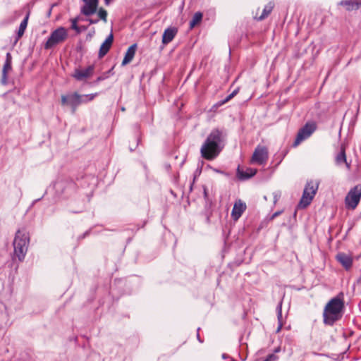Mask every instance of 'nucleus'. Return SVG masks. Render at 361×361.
I'll return each instance as SVG.
<instances>
[{
  "instance_id": "nucleus-1",
  "label": "nucleus",
  "mask_w": 361,
  "mask_h": 361,
  "mask_svg": "<svg viewBox=\"0 0 361 361\" xmlns=\"http://www.w3.org/2000/svg\"><path fill=\"white\" fill-rule=\"evenodd\" d=\"M226 137L224 130L212 129L200 148L201 156L207 160L214 159L223 149Z\"/></svg>"
},
{
  "instance_id": "nucleus-2",
  "label": "nucleus",
  "mask_w": 361,
  "mask_h": 361,
  "mask_svg": "<svg viewBox=\"0 0 361 361\" xmlns=\"http://www.w3.org/2000/svg\"><path fill=\"white\" fill-rule=\"evenodd\" d=\"M344 309V294L341 292L326 304L323 311L324 324L333 326L342 318Z\"/></svg>"
},
{
  "instance_id": "nucleus-3",
  "label": "nucleus",
  "mask_w": 361,
  "mask_h": 361,
  "mask_svg": "<svg viewBox=\"0 0 361 361\" xmlns=\"http://www.w3.org/2000/svg\"><path fill=\"white\" fill-rule=\"evenodd\" d=\"M30 238L25 231L18 230L13 240L14 256L19 261H23L27 251Z\"/></svg>"
},
{
  "instance_id": "nucleus-4",
  "label": "nucleus",
  "mask_w": 361,
  "mask_h": 361,
  "mask_svg": "<svg viewBox=\"0 0 361 361\" xmlns=\"http://www.w3.org/2000/svg\"><path fill=\"white\" fill-rule=\"evenodd\" d=\"M318 190V185L313 181L307 182L302 195V197L298 204L299 209H305L312 202L316 192Z\"/></svg>"
},
{
  "instance_id": "nucleus-5",
  "label": "nucleus",
  "mask_w": 361,
  "mask_h": 361,
  "mask_svg": "<svg viewBox=\"0 0 361 361\" xmlns=\"http://www.w3.org/2000/svg\"><path fill=\"white\" fill-rule=\"evenodd\" d=\"M68 37L67 30L64 27H59L51 32L47 41L44 44V49H49L56 45L62 43Z\"/></svg>"
},
{
  "instance_id": "nucleus-6",
  "label": "nucleus",
  "mask_w": 361,
  "mask_h": 361,
  "mask_svg": "<svg viewBox=\"0 0 361 361\" xmlns=\"http://www.w3.org/2000/svg\"><path fill=\"white\" fill-rule=\"evenodd\" d=\"M361 199V184L352 188L345 197V205L348 209H355Z\"/></svg>"
},
{
  "instance_id": "nucleus-7",
  "label": "nucleus",
  "mask_w": 361,
  "mask_h": 361,
  "mask_svg": "<svg viewBox=\"0 0 361 361\" xmlns=\"http://www.w3.org/2000/svg\"><path fill=\"white\" fill-rule=\"evenodd\" d=\"M83 96L78 92L69 93L61 95V104L63 106H69L72 114H75L79 105L82 104Z\"/></svg>"
},
{
  "instance_id": "nucleus-8",
  "label": "nucleus",
  "mask_w": 361,
  "mask_h": 361,
  "mask_svg": "<svg viewBox=\"0 0 361 361\" xmlns=\"http://www.w3.org/2000/svg\"><path fill=\"white\" fill-rule=\"evenodd\" d=\"M317 125L314 122H307L298 132L295 140L293 144V147H297L303 140L307 139L316 130Z\"/></svg>"
},
{
  "instance_id": "nucleus-9",
  "label": "nucleus",
  "mask_w": 361,
  "mask_h": 361,
  "mask_svg": "<svg viewBox=\"0 0 361 361\" xmlns=\"http://www.w3.org/2000/svg\"><path fill=\"white\" fill-rule=\"evenodd\" d=\"M268 158L269 152L267 148L264 146L257 145L252 154L250 163L258 165H264L266 164Z\"/></svg>"
},
{
  "instance_id": "nucleus-10",
  "label": "nucleus",
  "mask_w": 361,
  "mask_h": 361,
  "mask_svg": "<svg viewBox=\"0 0 361 361\" xmlns=\"http://www.w3.org/2000/svg\"><path fill=\"white\" fill-rule=\"evenodd\" d=\"M94 69V65H90L84 68H76L71 74V77L77 81H85L93 75Z\"/></svg>"
},
{
  "instance_id": "nucleus-11",
  "label": "nucleus",
  "mask_w": 361,
  "mask_h": 361,
  "mask_svg": "<svg viewBox=\"0 0 361 361\" xmlns=\"http://www.w3.org/2000/svg\"><path fill=\"white\" fill-rule=\"evenodd\" d=\"M85 3L80 12L85 16H90L96 13L99 4V0H82Z\"/></svg>"
},
{
  "instance_id": "nucleus-12",
  "label": "nucleus",
  "mask_w": 361,
  "mask_h": 361,
  "mask_svg": "<svg viewBox=\"0 0 361 361\" xmlns=\"http://www.w3.org/2000/svg\"><path fill=\"white\" fill-rule=\"evenodd\" d=\"M257 172L256 169L248 167L244 169L238 166L236 170V176L240 180H245L254 176Z\"/></svg>"
},
{
  "instance_id": "nucleus-13",
  "label": "nucleus",
  "mask_w": 361,
  "mask_h": 361,
  "mask_svg": "<svg viewBox=\"0 0 361 361\" xmlns=\"http://www.w3.org/2000/svg\"><path fill=\"white\" fill-rule=\"evenodd\" d=\"M114 41V35L113 33L111 32L109 36L106 38L104 42L100 46L98 58L102 59L110 50Z\"/></svg>"
},
{
  "instance_id": "nucleus-14",
  "label": "nucleus",
  "mask_w": 361,
  "mask_h": 361,
  "mask_svg": "<svg viewBox=\"0 0 361 361\" xmlns=\"http://www.w3.org/2000/svg\"><path fill=\"white\" fill-rule=\"evenodd\" d=\"M336 260L345 270H349L353 265V257L350 255L344 252H338L336 256Z\"/></svg>"
},
{
  "instance_id": "nucleus-15",
  "label": "nucleus",
  "mask_w": 361,
  "mask_h": 361,
  "mask_svg": "<svg viewBox=\"0 0 361 361\" xmlns=\"http://www.w3.org/2000/svg\"><path fill=\"white\" fill-rule=\"evenodd\" d=\"M246 209V204L241 200L236 201L233 205L231 217L234 221H237L242 216Z\"/></svg>"
},
{
  "instance_id": "nucleus-16",
  "label": "nucleus",
  "mask_w": 361,
  "mask_h": 361,
  "mask_svg": "<svg viewBox=\"0 0 361 361\" xmlns=\"http://www.w3.org/2000/svg\"><path fill=\"white\" fill-rule=\"evenodd\" d=\"M11 63H12V56L9 52H8L6 54V61H5V63L4 64L3 69H2L1 82L3 84L6 83L8 73L9 71H11L12 69Z\"/></svg>"
},
{
  "instance_id": "nucleus-17",
  "label": "nucleus",
  "mask_w": 361,
  "mask_h": 361,
  "mask_svg": "<svg viewBox=\"0 0 361 361\" xmlns=\"http://www.w3.org/2000/svg\"><path fill=\"white\" fill-rule=\"evenodd\" d=\"M339 5L344 6L348 11H356L361 6V0H342Z\"/></svg>"
},
{
  "instance_id": "nucleus-18",
  "label": "nucleus",
  "mask_w": 361,
  "mask_h": 361,
  "mask_svg": "<svg viewBox=\"0 0 361 361\" xmlns=\"http://www.w3.org/2000/svg\"><path fill=\"white\" fill-rule=\"evenodd\" d=\"M177 29L173 27L166 28L162 36V43L167 44L171 42L177 34Z\"/></svg>"
},
{
  "instance_id": "nucleus-19",
  "label": "nucleus",
  "mask_w": 361,
  "mask_h": 361,
  "mask_svg": "<svg viewBox=\"0 0 361 361\" xmlns=\"http://www.w3.org/2000/svg\"><path fill=\"white\" fill-rule=\"evenodd\" d=\"M136 48L137 45L136 44H134L128 49L121 63L123 66L127 65L133 60L135 54Z\"/></svg>"
},
{
  "instance_id": "nucleus-20",
  "label": "nucleus",
  "mask_w": 361,
  "mask_h": 361,
  "mask_svg": "<svg viewBox=\"0 0 361 361\" xmlns=\"http://www.w3.org/2000/svg\"><path fill=\"white\" fill-rule=\"evenodd\" d=\"M29 16H30V13H28L25 16L24 19L22 20L20 24V26H19L18 30L17 31V35H16V39H15V42H14L15 44L23 37V34H24V32H25V31L26 30V27H27V23H28Z\"/></svg>"
},
{
  "instance_id": "nucleus-21",
  "label": "nucleus",
  "mask_w": 361,
  "mask_h": 361,
  "mask_svg": "<svg viewBox=\"0 0 361 361\" xmlns=\"http://www.w3.org/2000/svg\"><path fill=\"white\" fill-rule=\"evenodd\" d=\"M336 162L337 164L345 163L347 169H350V164L347 162L345 150L343 147H341V152L337 154L336 157Z\"/></svg>"
},
{
  "instance_id": "nucleus-22",
  "label": "nucleus",
  "mask_w": 361,
  "mask_h": 361,
  "mask_svg": "<svg viewBox=\"0 0 361 361\" xmlns=\"http://www.w3.org/2000/svg\"><path fill=\"white\" fill-rule=\"evenodd\" d=\"M274 8V4L269 2L266 6H264L262 14L257 18L258 20H262L267 18L269 15L271 13Z\"/></svg>"
},
{
  "instance_id": "nucleus-23",
  "label": "nucleus",
  "mask_w": 361,
  "mask_h": 361,
  "mask_svg": "<svg viewBox=\"0 0 361 361\" xmlns=\"http://www.w3.org/2000/svg\"><path fill=\"white\" fill-rule=\"evenodd\" d=\"M202 19V13L201 12H196L194 14L192 20L190 22V27H194L195 25L201 22Z\"/></svg>"
},
{
  "instance_id": "nucleus-24",
  "label": "nucleus",
  "mask_w": 361,
  "mask_h": 361,
  "mask_svg": "<svg viewBox=\"0 0 361 361\" xmlns=\"http://www.w3.org/2000/svg\"><path fill=\"white\" fill-rule=\"evenodd\" d=\"M97 14H98V16H99L100 20H103L104 23H106V21H107V11L104 8H100L98 10Z\"/></svg>"
},
{
  "instance_id": "nucleus-25",
  "label": "nucleus",
  "mask_w": 361,
  "mask_h": 361,
  "mask_svg": "<svg viewBox=\"0 0 361 361\" xmlns=\"http://www.w3.org/2000/svg\"><path fill=\"white\" fill-rule=\"evenodd\" d=\"M78 18H75L71 20V29L74 30L78 34L81 32V29L78 26Z\"/></svg>"
},
{
  "instance_id": "nucleus-26",
  "label": "nucleus",
  "mask_w": 361,
  "mask_h": 361,
  "mask_svg": "<svg viewBox=\"0 0 361 361\" xmlns=\"http://www.w3.org/2000/svg\"><path fill=\"white\" fill-rule=\"evenodd\" d=\"M97 95V92L93 94H82V96H83L82 103H87L92 101Z\"/></svg>"
},
{
  "instance_id": "nucleus-27",
  "label": "nucleus",
  "mask_w": 361,
  "mask_h": 361,
  "mask_svg": "<svg viewBox=\"0 0 361 361\" xmlns=\"http://www.w3.org/2000/svg\"><path fill=\"white\" fill-rule=\"evenodd\" d=\"M229 100L227 99V97H226L224 99H222L221 101H219L218 102H216V104H214L212 107V111H215L217 108L220 107L221 106L224 105V104H226V102H228Z\"/></svg>"
},
{
  "instance_id": "nucleus-28",
  "label": "nucleus",
  "mask_w": 361,
  "mask_h": 361,
  "mask_svg": "<svg viewBox=\"0 0 361 361\" xmlns=\"http://www.w3.org/2000/svg\"><path fill=\"white\" fill-rule=\"evenodd\" d=\"M109 78L108 73H104L103 75L97 77L96 80L92 82L94 85H97L101 81H103Z\"/></svg>"
},
{
  "instance_id": "nucleus-29",
  "label": "nucleus",
  "mask_w": 361,
  "mask_h": 361,
  "mask_svg": "<svg viewBox=\"0 0 361 361\" xmlns=\"http://www.w3.org/2000/svg\"><path fill=\"white\" fill-rule=\"evenodd\" d=\"M238 91L239 88H236L235 90H234L230 94H228L226 97L227 99L230 101L233 97H234L238 94Z\"/></svg>"
},
{
  "instance_id": "nucleus-30",
  "label": "nucleus",
  "mask_w": 361,
  "mask_h": 361,
  "mask_svg": "<svg viewBox=\"0 0 361 361\" xmlns=\"http://www.w3.org/2000/svg\"><path fill=\"white\" fill-rule=\"evenodd\" d=\"M267 358L270 361H276L278 360V357L274 354H269Z\"/></svg>"
},
{
  "instance_id": "nucleus-31",
  "label": "nucleus",
  "mask_w": 361,
  "mask_h": 361,
  "mask_svg": "<svg viewBox=\"0 0 361 361\" xmlns=\"http://www.w3.org/2000/svg\"><path fill=\"white\" fill-rule=\"evenodd\" d=\"M283 210H280V211H277L276 212H274L270 217V219L271 220H273L276 217H277L278 216H279L280 214H281L283 213Z\"/></svg>"
},
{
  "instance_id": "nucleus-32",
  "label": "nucleus",
  "mask_w": 361,
  "mask_h": 361,
  "mask_svg": "<svg viewBox=\"0 0 361 361\" xmlns=\"http://www.w3.org/2000/svg\"><path fill=\"white\" fill-rule=\"evenodd\" d=\"M87 20L90 23V24H97L99 22V19H92V18H88Z\"/></svg>"
},
{
  "instance_id": "nucleus-33",
  "label": "nucleus",
  "mask_w": 361,
  "mask_h": 361,
  "mask_svg": "<svg viewBox=\"0 0 361 361\" xmlns=\"http://www.w3.org/2000/svg\"><path fill=\"white\" fill-rule=\"evenodd\" d=\"M203 194L205 199L208 198L207 188L206 186H203Z\"/></svg>"
},
{
  "instance_id": "nucleus-34",
  "label": "nucleus",
  "mask_w": 361,
  "mask_h": 361,
  "mask_svg": "<svg viewBox=\"0 0 361 361\" xmlns=\"http://www.w3.org/2000/svg\"><path fill=\"white\" fill-rule=\"evenodd\" d=\"M278 317H279V318L281 317V305L278 307Z\"/></svg>"
},
{
  "instance_id": "nucleus-35",
  "label": "nucleus",
  "mask_w": 361,
  "mask_h": 361,
  "mask_svg": "<svg viewBox=\"0 0 361 361\" xmlns=\"http://www.w3.org/2000/svg\"><path fill=\"white\" fill-rule=\"evenodd\" d=\"M274 204H276V202L278 201L279 197H278V195L276 194H275L274 196Z\"/></svg>"
},
{
  "instance_id": "nucleus-36",
  "label": "nucleus",
  "mask_w": 361,
  "mask_h": 361,
  "mask_svg": "<svg viewBox=\"0 0 361 361\" xmlns=\"http://www.w3.org/2000/svg\"><path fill=\"white\" fill-rule=\"evenodd\" d=\"M112 70H113V68L106 72V73H108L109 76V74L112 73Z\"/></svg>"
},
{
  "instance_id": "nucleus-37",
  "label": "nucleus",
  "mask_w": 361,
  "mask_h": 361,
  "mask_svg": "<svg viewBox=\"0 0 361 361\" xmlns=\"http://www.w3.org/2000/svg\"><path fill=\"white\" fill-rule=\"evenodd\" d=\"M280 351V348H277L274 350V353H278Z\"/></svg>"
},
{
  "instance_id": "nucleus-38",
  "label": "nucleus",
  "mask_w": 361,
  "mask_h": 361,
  "mask_svg": "<svg viewBox=\"0 0 361 361\" xmlns=\"http://www.w3.org/2000/svg\"><path fill=\"white\" fill-rule=\"evenodd\" d=\"M51 8H50L49 11H48L49 16L51 14Z\"/></svg>"
},
{
  "instance_id": "nucleus-39",
  "label": "nucleus",
  "mask_w": 361,
  "mask_h": 361,
  "mask_svg": "<svg viewBox=\"0 0 361 361\" xmlns=\"http://www.w3.org/2000/svg\"><path fill=\"white\" fill-rule=\"evenodd\" d=\"M197 338H198V340H199V341H200V336H199V334H198V333H197Z\"/></svg>"
},
{
  "instance_id": "nucleus-40",
  "label": "nucleus",
  "mask_w": 361,
  "mask_h": 361,
  "mask_svg": "<svg viewBox=\"0 0 361 361\" xmlns=\"http://www.w3.org/2000/svg\"><path fill=\"white\" fill-rule=\"evenodd\" d=\"M105 3H106V4H109V0H105Z\"/></svg>"
},
{
  "instance_id": "nucleus-41",
  "label": "nucleus",
  "mask_w": 361,
  "mask_h": 361,
  "mask_svg": "<svg viewBox=\"0 0 361 361\" xmlns=\"http://www.w3.org/2000/svg\"><path fill=\"white\" fill-rule=\"evenodd\" d=\"M263 361H270V360H269L266 357V359H264Z\"/></svg>"
},
{
  "instance_id": "nucleus-42",
  "label": "nucleus",
  "mask_w": 361,
  "mask_h": 361,
  "mask_svg": "<svg viewBox=\"0 0 361 361\" xmlns=\"http://www.w3.org/2000/svg\"><path fill=\"white\" fill-rule=\"evenodd\" d=\"M39 200H40V198H38V199L35 200V202H37Z\"/></svg>"
},
{
  "instance_id": "nucleus-43",
  "label": "nucleus",
  "mask_w": 361,
  "mask_h": 361,
  "mask_svg": "<svg viewBox=\"0 0 361 361\" xmlns=\"http://www.w3.org/2000/svg\"><path fill=\"white\" fill-rule=\"evenodd\" d=\"M39 200H40V198H38V199L35 200V202H37Z\"/></svg>"
},
{
  "instance_id": "nucleus-44",
  "label": "nucleus",
  "mask_w": 361,
  "mask_h": 361,
  "mask_svg": "<svg viewBox=\"0 0 361 361\" xmlns=\"http://www.w3.org/2000/svg\"><path fill=\"white\" fill-rule=\"evenodd\" d=\"M39 200H40V198H38V199L35 200V202H37Z\"/></svg>"
},
{
  "instance_id": "nucleus-45",
  "label": "nucleus",
  "mask_w": 361,
  "mask_h": 361,
  "mask_svg": "<svg viewBox=\"0 0 361 361\" xmlns=\"http://www.w3.org/2000/svg\"><path fill=\"white\" fill-rule=\"evenodd\" d=\"M223 358H226V355L224 354L223 355Z\"/></svg>"
}]
</instances>
